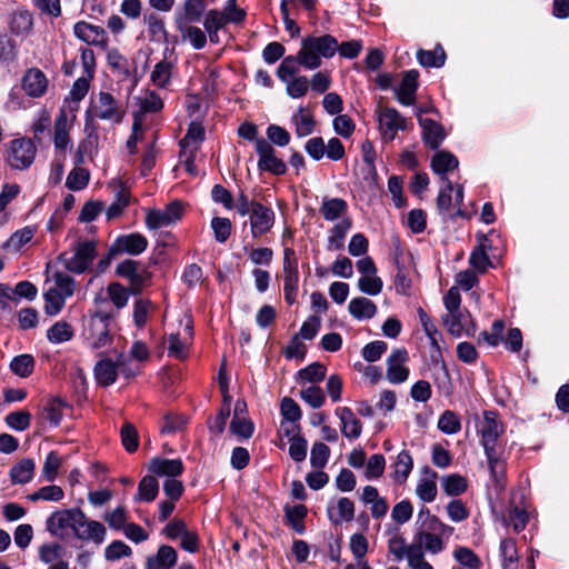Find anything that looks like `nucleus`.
I'll use <instances>...</instances> for the list:
<instances>
[{
  "label": "nucleus",
  "mask_w": 569,
  "mask_h": 569,
  "mask_svg": "<svg viewBox=\"0 0 569 569\" xmlns=\"http://www.w3.org/2000/svg\"><path fill=\"white\" fill-rule=\"evenodd\" d=\"M211 228L213 230L216 241L224 243L231 234L232 223L228 218L213 217L211 219Z\"/></svg>",
  "instance_id": "63"
},
{
  "label": "nucleus",
  "mask_w": 569,
  "mask_h": 569,
  "mask_svg": "<svg viewBox=\"0 0 569 569\" xmlns=\"http://www.w3.org/2000/svg\"><path fill=\"white\" fill-rule=\"evenodd\" d=\"M129 356L123 352L118 353V376L121 375L124 379L130 380L142 373V366L134 363Z\"/></svg>",
  "instance_id": "48"
},
{
  "label": "nucleus",
  "mask_w": 569,
  "mask_h": 569,
  "mask_svg": "<svg viewBox=\"0 0 569 569\" xmlns=\"http://www.w3.org/2000/svg\"><path fill=\"white\" fill-rule=\"evenodd\" d=\"M178 553L176 549L168 545L159 547L154 557L147 559V569H170L176 566Z\"/></svg>",
  "instance_id": "25"
},
{
  "label": "nucleus",
  "mask_w": 569,
  "mask_h": 569,
  "mask_svg": "<svg viewBox=\"0 0 569 569\" xmlns=\"http://www.w3.org/2000/svg\"><path fill=\"white\" fill-rule=\"evenodd\" d=\"M319 211L325 220L335 221L346 216L348 211V203L342 198H328L322 199Z\"/></svg>",
  "instance_id": "27"
},
{
  "label": "nucleus",
  "mask_w": 569,
  "mask_h": 569,
  "mask_svg": "<svg viewBox=\"0 0 569 569\" xmlns=\"http://www.w3.org/2000/svg\"><path fill=\"white\" fill-rule=\"evenodd\" d=\"M338 49L339 42L331 34L307 36L299 50L300 64L308 70H315L322 64V58H332Z\"/></svg>",
  "instance_id": "3"
},
{
  "label": "nucleus",
  "mask_w": 569,
  "mask_h": 569,
  "mask_svg": "<svg viewBox=\"0 0 569 569\" xmlns=\"http://www.w3.org/2000/svg\"><path fill=\"white\" fill-rule=\"evenodd\" d=\"M284 523L290 527L295 532L303 535L306 532L305 519L308 516V508L306 505L299 503L295 506L286 505Z\"/></svg>",
  "instance_id": "24"
},
{
  "label": "nucleus",
  "mask_w": 569,
  "mask_h": 569,
  "mask_svg": "<svg viewBox=\"0 0 569 569\" xmlns=\"http://www.w3.org/2000/svg\"><path fill=\"white\" fill-rule=\"evenodd\" d=\"M130 203V191L121 186L120 190L116 193L114 201L108 207L106 216L108 220L119 218L124 209Z\"/></svg>",
  "instance_id": "44"
},
{
  "label": "nucleus",
  "mask_w": 569,
  "mask_h": 569,
  "mask_svg": "<svg viewBox=\"0 0 569 569\" xmlns=\"http://www.w3.org/2000/svg\"><path fill=\"white\" fill-rule=\"evenodd\" d=\"M36 152L37 148L31 139H13L9 143L6 160L11 168L24 170L33 163Z\"/></svg>",
  "instance_id": "4"
},
{
  "label": "nucleus",
  "mask_w": 569,
  "mask_h": 569,
  "mask_svg": "<svg viewBox=\"0 0 569 569\" xmlns=\"http://www.w3.org/2000/svg\"><path fill=\"white\" fill-rule=\"evenodd\" d=\"M172 69H173V63L168 61L167 58L159 61L154 66L152 72L150 74L151 82L160 89L167 88L171 81Z\"/></svg>",
  "instance_id": "39"
},
{
  "label": "nucleus",
  "mask_w": 569,
  "mask_h": 569,
  "mask_svg": "<svg viewBox=\"0 0 569 569\" xmlns=\"http://www.w3.org/2000/svg\"><path fill=\"white\" fill-rule=\"evenodd\" d=\"M337 508L339 512V518L335 519L332 517L331 510L328 509V517L330 521L335 525H340L341 521L350 522L355 518V503L351 499L347 497H341L337 502Z\"/></svg>",
  "instance_id": "54"
},
{
  "label": "nucleus",
  "mask_w": 569,
  "mask_h": 569,
  "mask_svg": "<svg viewBox=\"0 0 569 569\" xmlns=\"http://www.w3.org/2000/svg\"><path fill=\"white\" fill-rule=\"evenodd\" d=\"M330 448L320 441H317L312 445L311 453H310V465L315 469H322L328 463L330 458Z\"/></svg>",
  "instance_id": "58"
},
{
  "label": "nucleus",
  "mask_w": 569,
  "mask_h": 569,
  "mask_svg": "<svg viewBox=\"0 0 569 569\" xmlns=\"http://www.w3.org/2000/svg\"><path fill=\"white\" fill-rule=\"evenodd\" d=\"M21 87L27 96L39 98L47 91L48 79L40 69L30 68L22 77Z\"/></svg>",
  "instance_id": "19"
},
{
  "label": "nucleus",
  "mask_w": 569,
  "mask_h": 569,
  "mask_svg": "<svg viewBox=\"0 0 569 569\" xmlns=\"http://www.w3.org/2000/svg\"><path fill=\"white\" fill-rule=\"evenodd\" d=\"M348 309L350 315L356 319H371L377 313V306L366 297L351 299Z\"/></svg>",
  "instance_id": "36"
},
{
  "label": "nucleus",
  "mask_w": 569,
  "mask_h": 569,
  "mask_svg": "<svg viewBox=\"0 0 569 569\" xmlns=\"http://www.w3.org/2000/svg\"><path fill=\"white\" fill-rule=\"evenodd\" d=\"M124 114L126 110L110 92L101 91L99 93L98 102L94 107V116L97 118L120 123Z\"/></svg>",
  "instance_id": "11"
},
{
  "label": "nucleus",
  "mask_w": 569,
  "mask_h": 569,
  "mask_svg": "<svg viewBox=\"0 0 569 569\" xmlns=\"http://www.w3.org/2000/svg\"><path fill=\"white\" fill-rule=\"evenodd\" d=\"M295 124L297 137L302 138L311 134L316 129V120L311 112L303 107H299L291 118Z\"/></svg>",
  "instance_id": "31"
},
{
  "label": "nucleus",
  "mask_w": 569,
  "mask_h": 569,
  "mask_svg": "<svg viewBox=\"0 0 569 569\" xmlns=\"http://www.w3.org/2000/svg\"><path fill=\"white\" fill-rule=\"evenodd\" d=\"M148 471L158 477L174 479L183 473L184 465L180 458L168 459L154 457L149 462Z\"/></svg>",
  "instance_id": "18"
},
{
  "label": "nucleus",
  "mask_w": 569,
  "mask_h": 569,
  "mask_svg": "<svg viewBox=\"0 0 569 569\" xmlns=\"http://www.w3.org/2000/svg\"><path fill=\"white\" fill-rule=\"evenodd\" d=\"M84 337L93 350L110 346L113 341L109 322H88V326L84 327Z\"/></svg>",
  "instance_id": "17"
},
{
  "label": "nucleus",
  "mask_w": 569,
  "mask_h": 569,
  "mask_svg": "<svg viewBox=\"0 0 569 569\" xmlns=\"http://www.w3.org/2000/svg\"><path fill=\"white\" fill-rule=\"evenodd\" d=\"M455 559L468 569H481L482 561L479 556L468 547H458L453 551Z\"/></svg>",
  "instance_id": "49"
},
{
  "label": "nucleus",
  "mask_w": 569,
  "mask_h": 569,
  "mask_svg": "<svg viewBox=\"0 0 569 569\" xmlns=\"http://www.w3.org/2000/svg\"><path fill=\"white\" fill-rule=\"evenodd\" d=\"M431 169L432 171L441 176V179L443 177H447L446 174L449 171H452L458 168L459 160L458 158L451 153L450 151H438L431 159Z\"/></svg>",
  "instance_id": "30"
},
{
  "label": "nucleus",
  "mask_w": 569,
  "mask_h": 569,
  "mask_svg": "<svg viewBox=\"0 0 569 569\" xmlns=\"http://www.w3.org/2000/svg\"><path fill=\"white\" fill-rule=\"evenodd\" d=\"M147 247V238L139 232L121 234L111 244V254L128 253L131 256H138L142 253Z\"/></svg>",
  "instance_id": "14"
},
{
  "label": "nucleus",
  "mask_w": 569,
  "mask_h": 569,
  "mask_svg": "<svg viewBox=\"0 0 569 569\" xmlns=\"http://www.w3.org/2000/svg\"><path fill=\"white\" fill-rule=\"evenodd\" d=\"M505 432V425L499 420L497 410H485L483 420L478 428L480 443L483 447L488 467L491 475L496 476V469L501 461V449L498 446L500 436Z\"/></svg>",
  "instance_id": "2"
},
{
  "label": "nucleus",
  "mask_w": 569,
  "mask_h": 569,
  "mask_svg": "<svg viewBox=\"0 0 569 569\" xmlns=\"http://www.w3.org/2000/svg\"><path fill=\"white\" fill-rule=\"evenodd\" d=\"M336 416L341 421V433L346 438L357 439L361 436L362 423L349 407H338Z\"/></svg>",
  "instance_id": "23"
},
{
  "label": "nucleus",
  "mask_w": 569,
  "mask_h": 569,
  "mask_svg": "<svg viewBox=\"0 0 569 569\" xmlns=\"http://www.w3.org/2000/svg\"><path fill=\"white\" fill-rule=\"evenodd\" d=\"M299 283V271L283 272V296L288 305L292 306L297 301Z\"/></svg>",
  "instance_id": "56"
},
{
  "label": "nucleus",
  "mask_w": 569,
  "mask_h": 569,
  "mask_svg": "<svg viewBox=\"0 0 569 569\" xmlns=\"http://www.w3.org/2000/svg\"><path fill=\"white\" fill-rule=\"evenodd\" d=\"M207 2L202 0H184L181 8L174 12V24L177 29H182V26L199 22L203 14H206Z\"/></svg>",
  "instance_id": "15"
},
{
  "label": "nucleus",
  "mask_w": 569,
  "mask_h": 569,
  "mask_svg": "<svg viewBox=\"0 0 569 569\" xmlns=\"http://www.w3.org/2000/svg\"><path fill=\"white\" fill-rule=\"evenodd\" d=\"M395 473L393 478L397 482L403 483L413 469V459L411 457L410 451L403 449L398 456L397 460L393 463Z\"/></svg>",
  "instance_id": "40"
},
{
  "label": "nucleus",
  "mask_w": 569,
  "mask_h": 569,
  "mask_svg": "<svg viewBox=\"0 0 569 569\" xmlns=\"http://www.w3.org/2000/svg\"><path fill=\"white\" fill-rule=\"evenodd\" d=\"M256 151L259 156L258 169L261 172H269L273 176L286 174V162L276 156V149L267 139L257 141Z\"/></svg>",
  "instance_id": "7"
},
{
  "label": "nucleus",
  "mask_w": 569,
  "mask_h": 569,
  "mask_svg": "<svg viewBox=\"0 0 569 569\" xmlns=\"http://www.w3.org/2000/svg\"><path fill=\"white\" fill-rule=\"evenodd\" d=\"M505 323L506 322H492L491 330L490 331H487V330L481 331L477 338V341L479 343L485 341L490 347H493V348L498 347L505 338V336H503Z\"/></svg>",
  "instance_id": "57"
},
{
  "label": "nucleus",
  "mask_w": 569,
  "mask_h": 569,
  "mask_svg": "<svg viewBox=\"0 0 569 569\" xmlns=\"http://www.w3.org/2000/svg\"><path fill=\"white\" fill-rule=\"evenodd\" d=\"M247 216H249L250 232L253 239H259L267 234L276 222V214L272 208L261 202H254L253 208Z\"/></svg>",
  "instance_id": "6"
},
{
  "label": "nucleus",
  "mask_w": 569,
  "mask_h": 569,
  "mask_svg": "<svg viewBox=\"0 0 569 569\" xmlns=\"http://www.w3.org/2000/svg\"><path fill=\"white\" fill-rule=\"evenodd\" d=\"M34 358L29 353H22L13 357L10 362V370L18 377L28 378L34 370Z\"/></svg>",
  "instance_id": "43"
},
{
  "label": "nucleus",
  "mask_w": 569,
  "mask_h": 569,
  "mask_svg": "<svg viewBox=\"0 0 569 569\" xmlns=\"http://www.w3.org/2000/svg\"><path fill=\"white\" fill-rule=\"evenodd\" d=\"M352 227V220L345 217L336 223L330 230L328 236L327 249L330 251H338L345 248L346 236Z\"/></svg>",
  "instance_id": "26"
},
{
  "label": "nucleus",
  "mask_w": 569,
  "mask_h": 569,
  "mask_svg": "<svg viewBox=\"0 0 569 569\" xmlns=\"http://www.w3.org/2000/svg\"><path fill=\"white\" fill-rule=\"evenodd\" d=\"M438 429L446 435H455L461 430L460 417L457 412L446 410L438 420Z\"/></svg>",
  "instance_id": "50"
},
{
  "label": "nucleus",
  "mask_w": 569,
  "mask_h": 569,
  "mask_svg": "<svg viewBox=\"0 0 569 569\" xmlns=\"http://www.w3.org/2000/svg\"><path fill=\"white\" fill-rule=\"evenodd\" d=\"M499 553L502 569H517L519 562L517 541L513 538H505L500 541Z\"/></svg>",
  "instance_id": "35"
},
{
  "label": "nucleus",
  "mask_w": 569,
  "mask_h": 569,
  "mask_svg": "<svg viewBox=\"0 0 569 569\" xmlns=\"http://www.w3.org/2000/svg\"><path fill=\"white\" fill-rule=\"evenodd\" d=\"M60 466L61 459L59 453L54 450L50 451L42 466V478L49 482L54 481L58 477Z\"/></svg>",
  "instance_id": "60"
},
{
  "label": "nucleus",
  "mask_w": 569,
  "mask_h": 569,
  "mask_svg": "<svg viewBox=\"0 0 569 569\" xmlns=\"http://www.w3.org/2000/svg\"><path fill=\"white\" fill-rule=\"evenodd\" d=\"M97 256L96 243L93 241H79L74 254L67 258L66 253L59 256V260L64 263L67 270L73 273H83L92 263Z\"/></svg>",
  "instance_id": "5"
},
{
  "label": "nucleus",
  "mask_w": 569,
  "mask_h": 569,
  "mask_svg": "<svg viewBox=\"0 0 569 569\" xmlns=\"http://www.w3.org/2000/svg\"><path fill=\"white\" fill-rule=\"evenodd\" d=\"M379 128L386 141H392L399 130L408 129V120L393 107H385L378 114Z\"/></svg>",
  "instance_id": "8"
},
{
  "label": "nucleus",
  "mask_w": 569,
  "mask_h": 569,
  "mask_svg": "<svg viewBox=\"0 0 569 569\" xmlns=\"http://www.w3.org/2000/svg\"><path fill=\"white\" fill-rule=\"evenodd\" d=\"M280 415L282 417L281 427L284 421L297 423L302 417L300 406L290 397H284L280 402Z\"/></svg>",
  "instance_id": "46"
},
{
  "label": "nucleus",
  "mask_w": 569,
  "mask_h": 569,
  "mask_svg": "<svg viewBox=\"0 0 569 569\" xmlns=\"http://www.w3.org/2000/svg\"><path fill=\"white\" fill-rule=\"evenodd\" d=\"M441 486L447 496L458 497L467 491L468 481L459 473H451L441 478Z\"/></svg>",
  "instance_id": "42"
},
{
  "label": "nucleus",
  "mask_w": 569,
  "mask_h": 569,
  "mask_svg": "<svg viewBox=\"0 0 569 569\" xmlns=\"http://www.w3.org/2000/svg\"><path fill=\"white\" fill-rule=\"evenodd\" d=\"M74 332L69 322H54L47 331V337L52 343L69 341Z\"/></svg>",
  "instance_id": "53"
},
{
  "label": "nucleus",
  "mask_w": 569,
  "mask_h": 569,
  "mask_svg": "<svg viewBox=\"0 0 569 569\" xmlns=\"http://www.w3.org/2000/svg\"><path fill=\"white\" fill-rule=\"evenodd\" d=\"M417 60L425 68H441L446 63L447 54L443 47L438 43L432 50L419 49Z\"/></svg>",
  "instance_id": "33"
},
{
  "label": "nucleus",
  "mask_w": 569,
  "mask_h": 569,
  "mask_svg": "<svg viewBox=\"0 0 569 569\" xmlns=\"http://www.w3.org/2000/svg\"><path fill=\"white\" fill-rule=\"evenodd\" d=\"M408 351L405 348L395 349L387 358V379L390 383L405 382L410 373L405 363L408 361Z\"/></svg>",
  "instance_id": "13"
},
{
  "label": "nucleus",
  "mask_w": 569,
  "mask_h": 569,
  "mask_svg": "<svg viewBox=\"0 0 569 569\" xmlns=\"http://www.w3.org/2000/svg\"><path fill=\"white\" fill-rule=\"evenodd\" d=\"M183 38L188 39L196 50L203 49L207 44V36L199 27L184 24L182 29H178Z\"/></svg>",
  "instance_id": "59"
},
{
  "label": "nucleus",
  "mask_w": 569,
  "mask_h": 569,
  "mask_svg": "<svg viewBox=\"0 0 569 569\" xmlns=\"http://www.w3.org/2000/svg\"><path fill=\"white\" fill-rule=\"evenodd\" d=\"M327 368L321 362H312L307 367L300 369L297 372V381L298 383L311 382L318 383L321 382L326 378Z\"/></svg>",
  "instance_id": "41"
},
{
  "label": "nucleus",
  "mask_w": 569,
  "mask_h": 569,
  "mask_svg": "<svg viewBox=\"0 0 569 569\" xmlns=\"http://www.w3.org/2000/svg\"><path fill=\"white\" fill-rule=\"evenodd\" d=\"M8 26L13 36L27 37L33 29V14L24 8H18L10 14Z\"/></svg>",
  "instance_id": "22"
},
{
  "label": "nucleus",
  "mask_w": 569,
  "mask_h": 569,
  "mask_svg": "<svg viewBox=\"0 0 569 569\" xmlns=\"http://www.w3.org/2000/svg\"><path fill=\"white\" fill-rule=\"evenodd\" d=\"M46 525L52 536H58L61 529L70 528L77 538L92 539L97 545L102 543L106 536L104 526L99 521L89 520L80 508L54 511L48 517Z\"/></svg>",
  "instance_id": "1"
},
{
  "label": "nucleus",
  "mask_w": 569,
  "mask_h": 569,
  "mask_svg": "<svg viewBox=\"0 0 569 569\" xmlns=\"http://www.w3.org/2000/svg\"><path fill=\"white\" fill-rule=\"evenodd\" d=\"M101 357L93 367V377L99 387L108 388L112 386L118 379V363L117 359L113 361L109 357Z\"/></svg>",
  "instance_id": "16"
},
{
  "label": "nucleus",
  "mask_w": 569,
  "mask_h": 569,
  "mask_svg": "<svg viewBox=\"0 0 569 569\" xmlns=\"http://www.w3.org/2000/svg\"><path fill=\"white\" fill-rule=\"evenodd\" d=\"M64 408H71V406L60 397H52L43 407L41 417L48 420L51 427H58L61 423Z\"/></svg>",
  "instance_id": "32"
},
{
  "label": "nucleus",
  "mask_w": 569,
  "mask_h": 569,
  "mask_svg": "<svg viewBox=\"0 0 569 569\" xmlns=\"http://www.w3.org/2000/svg\"><path fill=\"white\" fill-rule=\"evenodd\" d=\"M73 33L79 40L89 46H96L102 50L108 49L109 38L102 27L91 24L87 21H78L73 26Z\"/></svg>",
  "instance_id": "12"
},
{
  "label": "nucleus",
  "mask_w": 569,
  "mask_h": 569,
  "mask_svg": "<svg viewBox=\"0 0 569 569\" xmlns=\"http://www.w3.org/2000/svg\"><path fill=\"white\" fill-rule=\"evenodd\" d=\"M159 493V482L152 475H146L138 485L136 501L152 502Z\"/></svg>",
  "instance_id": "37"
},
{
  "label": "nucleus",
  "mask_w": 569,
  "mask_h": 569,
  "mask_svg": "<svg viewBox=\"0 0 569 569\" xmlns=\"http://www.w3.org/2000/svg\"><path fill=\"white\" fill-rule=\"evenodd\" d=\"M90 174L87 169L76 168L67 177L66 186L73 191L84 189L89 183Z\"/></svg>",
  "instance_id": "64"
},
{
  "label": "nucleus",
  "mask_w": 569,
  "mask_h": 569,
  "mask_svg": "<svg viewBox=\"0 0 569 569\" xmlns=\"http://www.w3.org/2000/svg\"><path fill=\"white\" fill-rule=\"evenodd\" d=\"M183 213V204L181 201L176 200L170 202L164 210L152 209L146 216V226L150 230L160 229L170 226L180 220Z\"/></svg>",
  "instance_id": "9"
},
{
  "label": "nucleus",
  "mask_w": 569,
  "mask_h": 569,
  "mask_svg": "<svg viewBox=\"0 0 569 569\" xmlns=\"http://www.w3.org/2000/svg\"><path fill=\"white\" fill-rule=\"evenodd\" d=\"M143 22L148 27L149 39L153 42L176 43L177 37L170 38L163 18L156 12L143 14Z\"/></svg>",
  "instance_id": "21"
},
{
  "label": "nucleus",
  "mask_w": 569,
  "mask_h": 569,
  "mask_svg": "<svg viewBox=\"0 0 569 569\" xmlns=\"http://www.w3.org/2000/svg\"><path fill=\"white\" fill-rule=\"evenodd\" d=\"M36 229L33 227H24L13 232L10 238L2 244L3 249L20 250L22 246L30 242L33 238Z\"/></svg>",
  "instance_id": "51"
},
{
  "label": "nucleus",
  "mask_w": 569,
  "mask_h": 569,
  "mask_svg": "<svg viewBox=\"0 0 569 569\" xmlns=\"http://www.w3.org/2000/svg\"><path fill=\"white\" fill-rule=\"evenodd\" d=\"M54 147L58 150H66L70 142L68 130V117L63 109L60 110L54 121Z\"/></svg>",
  "instance_id": "38"
},
{
  "label": "nucleus",
  "mask_w": 569,
  "mask_h": 569,
  "mask_svg": "<svg viewBox=\"0 0 569 569\" xmlns=\"http://www.w3.org/2000/svg\"><path fill=\"white\" fill-rule=\"evenodd\" d=\"M34 461L30 458H23L11 467L9 471L10 480L13 485H26L33 479Z\"/></svg>",
  "instance_id": "28"
},
{
  "label": "nucleus",
  "mask_w": 569,
  "mask_h": 569,
  "mask_svg": "<svg viewBox=\"0 0 569 569\" xmlns=\"http://www.w3.org/2000/svg\"><path fill=\"white\" fill-rule=\"evenodd\" d=\"M423 472L429 475L430 478L421 479L416 488V493L423 502H432L437 497V472L429 467L423 468Z\"/></svg>",
  "instance_id": "34"
},
{
  "label": "nucleus",
  "mask_w": 569,
  "mask_h": 569,
  "mask_svg": "<svg viewBox=\"0 0 569 569\" xmlns=\"http://www.w3.org/2000/svg\"><path fill=\"white\" fill-rule=\"evenodd\" d=\"M206 138V131L201 123L191 122L187 129L186 136L179 141V146L181 148L179 158H182V154L187 153V148H189L190 142L200 143Z\"/></svg>",
  "instance_id": "45"
},
{
  "label": "nucleus",
  "mask_w": 569,
  "mask_h": 569,
  "mask_svg": "<svg viewBox=\"0 0 569 569\" xmlns=\"http://www.w3.org/2000/svg\"><path fill=\"white\" fill-rule=\"evenodd\" d=\"M445 187L440 189L437 197V209L441 216H446L452 206V191L455 189L452 181L448 177H443Z\"/></svg>",
  "instance_id": "52"
},
{
  "label": "nucleus",
  "mask_w": 569,
  "mask_h": 569,
  "mask_svg": "<svg viewBox=\"0 0 569 569\" xmlns=\"http://www.w3.org/2000/svg\"><path fill=\"white\" fill-rule=\"evenodd\" d=\"M300 398L313 409L322 407L326 402V395L317 385L302 389L300 391Z\"/></svg>",
  "instance_id": "61"
},
{
  "label": "nucleus",
  "mask_w": 569,
  "mask_h": 569,
  "mask_svg": "<svg viewBox=\"0 0 569 569\" xmlns=\"http://www.w3.org/2000/svg\"><path fill=\"white\" fill-rule=\"evenodd\" d=\"M433 383L438 388L440 395L451 397L455 392V386L446 362L442 360L433 367Z\"/></svg>",
  "instance_id": "29"
},
{
  "label": "nucleus",
  "mask_w": 569,
  "mask_h": 569,
  "mask_svg": "<svg viewBox=\"0 0 569 569\" xmlns=\"http://www.w3.org/2000/svg\"><path fill=\"white\" fill-rule=\"evenodd\" d=\"M121 443L127 452L134 453L139 448V433L133 423L126 421L120 429Z\"/></svg>",
  "instance_id": "47"
},
{
  "label": "nucleus",
  "mask_w": 569,
  "mask_h": 569,
  "mask_svg": "<svg viewBox=\"0 0 569 569\" xmlns=\"http://www.w3.org/2000/svg\"><path fill=\"white\" fill-rule=\"evenodd\" d=\"M31 419L32 416L28 410H17L8 413L4 421L11 429L24 431L30 427Z\"/></svg>",
  "instance_id": "55"
},
{
  "label": "nucleus",
  "mask_w": 569,
  "mask_h": 569,
  "mask_svg": "<svg viewBox=\"0 0 569 569\" xmlns=\"http://www.w3.org/2000/svg\"><path fill=\"white\" fill-rule=\"evenodd\" d=\"M419 76L417 69H410L402 73L400 84L393 89L395 97L400 104L409 107L416 103Z\"/></svg>",
  "instance_id": "10"
},
{
  "label": "nucleus",
  "mask_w": 569,
  "mask_h": 569,
  "mask_svg": "<svg viewBox=\"0 0 569 569\" xmlns=\"http://www.w3.org/2000/svg\"><path fill=\"white\" fill-rule=\"evenodd\" d=\"M421 138L430 150H438L447 137L445 127L432 119H420Z\"/></svg>",
  "instance_id": "20"
},
{
  "label": "nucleus",
  "mask_w": 569,
  "mask_h": 569,
  "mask_svg": "<svg viewBox=\"0 0 569 569\" xmlns=\"http://www.w3.org/2000/svg\"><path fill=\"white\" fill-rule=\"evenodd\" d=\"M230 431L242 439H249L254 432V423L246 417H233L230 423Z\"/></svg>",
  "instance_id": "62"
}]
</instances>
